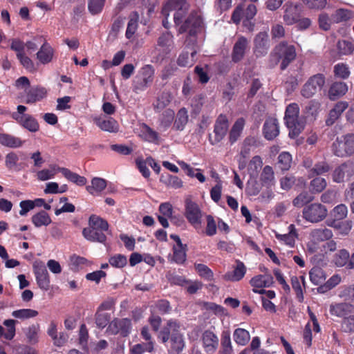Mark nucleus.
<instances>
[{
	"instance_id": "obj_1",
	"label": "nucleus",
	"mask_w": 354,
	"mask_h": 354,
	"mask_svg": "<svg viewBox=\"0 0 354 354\" xmlns=\"http://www.w3.org/2000/svg\"><path fill=\"white\" fill-rule=\"evenodd\" d=\"M203 21L201 15L197 12H192L185 20L184 23L179 28V32H189V39L186 40V48L184 51L179 55L178 58V64L183 67H190L194 65L196 62L195 56L198 49L195 46L194 36L201 29Z\"/></svg>"
},
{
	"instance_id": "obj_2",
	"label": "nucleus",
	"mask_w": 354,
	"mask_h": 354,
	"mask_svg": "<svg viewBox=\"0 0 354 354\" xmlns=\"http://www.w3.org/2000/svg\"><path fill=\"white\" fill-rule=\"evenodd\" d=\"M299 108L297 104H289L285 113V122L289 129V136L297 137L304 129V122L299 118Z\"/></svg>"
},
{
	"instance_id": "obj_3",
	"label": "nucleus",
	"mask_w": 354,
	"mask_h": 354,
	"mask_svg": "<svg viewBox=\"0 0 354 354\" xmlns=\"http://www.w3.org/2000/svg\"><path fill=\"white\" fill-rule=\"evenodd\" d=\"M188 4L186 0H169L163 6L162 15L165 17L162 20V25L165 28H168V22L167 18L169 16V12L175 10L174 20L177 26L183 23L186 12L188 9Z\"/></svg>"
},
{
	"instance_id": "obj_4",
	"label": "nucleus",
	"mask_w": 354,
	"mask_h": 354,
	"mask_svg": "<svg viewBox=\"0 0 354 354\" xmlns=\"http://www.w3.org/2000/svg\"><path fill=\"white\" fill-rule=\"evenodd\" d=\"M334 153L339 157L354 153V134H348L337 138L333 145Z\"/></svg>"
},
{
	"instance_id": "obj_5",
	"label": "nucleus",
	"mask_w": 354,
	"mask_h": 354,
	"mask_svg": "<svg viewBox=\"0 0 354 354\" xmlns=\"http://www.w3.org/2000/svg\"><path fill=\"white\" fill-rule=\"evenodd\" d=\"M325 83L326 78L323 74L314 75L304 84L301 94L306 98H310L324 87Z\"/></svg>"
},
{
	"instance_id": "obj_6",
	"label": "nucleus",
	"mask_w": 354,
	"mask_h": 354,
	"mask_svg": "<svg viewBox=\"0 0 354 354\" xmlns=\"http://www.w3.org/2000/svg\"><path fill=\"white\" fill-rule=\"evenodd\" d=\"M185 215L188 221L196 229L201 227L202 223V212L198 204L190 198L185 200Z\"/></svg>"
},
{
	"instance_id": "obj_7",
	"label": "nucleus",
	"mask_w": 354,
	"mask_h": 354,
	"mask_svg": "<svg viewBox=\"0 0 354 354\" xmlns=\"http://www.w3.org/2000/svg\"><path fill=\"white\" fill-rule=\"evenodd\" d=\"M131 323L128 318H114L108 325L106 333L110 335L120 334L122 337H127L131 331Z\"/></svg>"
},
{
	"instance_id": "obj_8",
	"label": "nucleus",
	"mask_w": 354,
	"mask_h": 354,
	"mask_svg": "<svg viewBox=\"0 0 354 354\" xmlns=\"http://www.w3.org/2000/svg\"><path fill=\"white\" fill-rule=\"evenodd\" d=\"M327 215L326 208L320 203H313L303 209V217L311 223L322 221Z\"/></svg>"
},
{
	"instance_id": "obj_9",
	"label": "nucleus",
	"mask_w": 354,
	"mask_h": 354,
	"mask_svg": "<svg viewBox=\"0 0 354 354\" xmlns=\"http://www.w3.org/2000/svg\"><path fill=\"white\" fill-rule=\"evenodd\" d=\"M154 71L151 65H145L139 71L136 77L134 89L136 91L144 90L153 82Z\"/></svg>"
},
{
	"instance_id": "obj_10",
	"label": "nucleus",
	"mask_w": 354,
	"mask_h": 354,
	"mask_svg": "<svg viewBox=\"0 0 354 354\" xmlns=\"http://www.w3.org/2000/svg\"><path fill=\"white\" fill-rule=\"evenodd\" d=\"M275 53L281 59V69H285L296 57L295 48L292 45L281 43L275 48Z\"/></svg>"
},
{
	"instance_id": "obj_11",
	"label": "nucleus",
	"mask_w": 354,
	"mask_h": 354,
	"mask_svg": "<svg viewBox=\"0 0 354 354\" xmlns=\"http://www.w3.org/2000/svg\"><path fill=\"white\" fill-rule=\"evenodd\" d=\"M47 89L41 86L36 85L25 90V100L26 104H34L44 99L47 95Z\"/></svg>"
},
{
	"instance_id": "obj_12",
	"label": "nucleus",
	"mask_w": 354,
	"mask_h": 354,
	"mask_svg": "<svg viewBox=\"0 0 354 354\" xmlns=\"http://www.w3.org/2000/svg\"><path fill=\"white\" fill-rule=\"evenodd\" d=\"M273 282V277L270 274H259L252 277L250 283L253 287V292L262 295L264 288L271 286Z\"/></svg>"
},
{
	"instance_id": "obj_13",
	"label": "nucleus",
	"mask_w": 354,
	"mask_h": 354,
	"mask_svg": "<svg viewBox=\"0 0 354 354\" xmlns=\"http://www.w3.org/2000/svg\"><path fill=\"white\" fill-rule=\"evenodd\" d=\"M34 274L39 288L48 290L50 288V277L46 268L44 265L34 266Z\"/></svg>"
},
{
	"instance_id": "obj_14",
	"label": "nucleus",
	"mask_w": 354,
	"mask_h": 354,
	"mask_svg": "<svg viewBox=\"0 0 354 354\" xmlns=\"http://www.w3.org/2000/svg\"><path fill=\"white\" fill-rule=\"evenodd\" d=\"M202 345L207 353H214L218 346V338L212 331L207 330L201 336Z\"/></svg>"
},
{
	"instance_id": "obj_15",
	"label": "nucleus",
	"mask_w": 354,
	"mask_h": 354,
	"mask_svg": "<svg viewBox=\"0 0 354 354\" xmlns=\"http://www.w3.org/2000/svg\"><path fill=\"white\" fill-rule=\"evenodd\" d=\"M228 129V120L225 115H220L214 125L215 138L211 140L212 145L219 142L226 135Z\"/></svg>"
},
{
	"instance_id": "obj_16",
	"label": "nucleus",
	"mask_w": 354,
	"mask_h": 354,
	"mask_svg": "<svg viewBox=\"0 0 354 354\" xmlns=\"http://www.w3.org/2000/svg\"><path fill=\"white\" fill-rule=\"evenodd\" d=\"M354 173L353 163L348 162L337 167L333 172V180L335 183H342L346 177L351 176Z\"/></svg>"
},
{
	"instance_id": "obj_17",
	"label": "nucleus",
	"mask_w": 354,
	"mask_h": 354,
	"mask_svg": "<svg viewBox=\"0 0 354 354\" xmlns=\"http://www.w3.org/2000/svg\"><path fill=\"white\" fill-rule=\"evenodd\" d=\"M249 41L244 37H240L235 42L232 53V59L234 62H238L241 61L248 48Z\"/></svg>"
},
{
	"instance_id": "obj_18",
	"label": "nucleus",
	"mask_w": 354,
	"mask_h": 354,
	"mask_svg": "<svg viewBox=\"0 0 354 354\" xmlns=\"http://www.w3.org/2000/svg\"><path fill=\"white\" fill-rule=\"evenodd\" d=\"M55 50L49 43L44 41L37 53V59L42 64H47L53 59Z\"/></svg>"
},
{
	"instance_id": "obj_19",
	"label": "nucleus",
	"mask_w": 354,
	"mask_h": 354,
	"mask_svg": "<svg viewBox=\"0 0 354 354\" xmlns=\"http://www.w3.org/2000/svg\"><path fill=\"white\" fill-rule=\"evenodd\" d=\"M283 15V20L288 25H292L299 20L301 13V7L299 5L286 3Z\"/></svg>"
},
{
	"instance_id": "obj_20",
	"label": "nucleus",
	"mask_w": 354,
	"mask_h": 354,
	"mask_svg": "<svg viewBox=\"0 0 354 354\" xmlns=\"http://www.w3.org/2000/svg\"><path fill=\"white\" fill-rule=\"evenodd\" d=\"M298 234L295 226L291 224L288 226V232L285 234H281L275 232V237L281 243H283L290 248H293L295 244V241L297 238Z\"/></svg>"
},
{
	"instance_id": "obj_21",
	"label": "nucleus",
	"mask_w": 354,
	"mask_h": 354,
	"mask_svg": "<svg viewBox=\"0 0 354 354\" xmlns=\"http://www.w3.org/2000/svg\"><path fill=\"white\" fill-rule=\"evenodd\" d=\"M279 133V123L277 119L270 118L263 125V134L267 140H273Z\"/></svg>"
},
{
	"instance_id": "obj_22",
	"label": "nucleus",
	"mask_w": 354,
	"mask_h": 354,
	"mask_svg": "<svg viewBox=\"0 0 354 354\" xmlns=\"http://www.w3.org/2000/svg\"><path fill=\"white\" fill-rule=\"evenodd\" d=\"M176 244L174 245L173 259L177 263H183L186 259L185 245H183L178 236L171 234Z\"/></svg>"
},
{
	"instance_id": "obj_23",
	"label": "nucleus",
	"mask_w": 354,
	"mask_h": 354,
	"mask_svg": "<svg viewBox=\"0 0 354 354\" xmlns=\"http://www.w3.org/2000/svg\"><path fill=\"white\" fill-rule=\"evenodd\" d=\"M104 232V231H101L91 227H86L82 230V235L89 241L105 243L106 241V236Z\"/></svg>"
},
{
	"instance_id": "obj_24",
	"label": "nucleus",
	"mask_w": 354,
	"mask_h": 354,
	"mask_svg": "<svg viewBox=\"0 0 354 354\" xmlns=\"http://www.w3.org/2000/svg\"><path fill=\"white\" fill-rule=\"evenodd\" d=\"M268 36L266 32H259L254 39V51L257 55H263L267 53Z\"/></svg>"
},
{
	"instance_id": "obj_25",
	"label": "nucleus",
	"mask_w": 354,
	"mask_h": 354,
	"mask_svg": "<svg viewBox=\"0 0 354 354\" xmlns=\"http://www.w3.org/2000/svg\"><path fill=\"white\" fill-rule=\"evenodd\" d=\"M57 170L61 172L69 182H71L78 186H84L87 183V179L84 176L73 172L68 168L59 167Z\"/></svg>"
},
{
	"instance_id": "obj_26",
	"label": "nucleus",
	"mask_w": 354,
	"mask_h": 354,
	"mask_svg": "<svg viewBox=\"0 0 354 354\" xmlns=\"http://www.w3.org/2000/svg\"><path fill=\"white\" fill-rule=\"evenodd\" d=\"M348 102L345 101L338 102L329 112L328 118L326 122L327 125H332L348 108Z\"/></svg>"
},
{
	"instance_id": "obj_27",
	"label": "nucleus",
	"mask_w": 354,
	"mask_h": 354,
	"mask_svg": "<svg viewBox=\"0 0 354 354\" xmlns=\"http://www.w3.org/2000/svg\"><path fill=\"white\" fill-rule=\"evenodd\" d=\"M24 141L15 136L0 133V144L10 148H18L23 145Z\"/></svg>"
},
{
	"instance_id": "obj_28",
	"label": "nucleus",
	"mask_w": 354,
	"mask_h": 354,
	"mask_svg": "<svg viewBox=\"0 0 354 354\" xmlns=\"http://www.w3.org/2000/svg\"><path fill=\"white\" fill-rule=\"evenodd\" d=\"M95 122L98 127L104 131L117 132L119 129L118 122L112 118L108 119L96 118Z\"/></svg>"
},
{
	"instance_id": "obj_29",
	"label": "nucleus",
	"mask_w": 354,
	"mask_h": 354,
	"mask_svg": "<svg viewBox=\"0 0 354 354\" xmlns=\"http://www.w3.org/2000/svg\"><path fill=\"white\" fill-rule=\"evenodd\" d=\"M27 342L32 345L39 342L40 326L39 324H33L24 329Z\"/></svg>"
},
{
	"instance_id": "obj_30",
	"label": "nucleus",
	"mask_w": 354,
	"mask_h": 354,
	"mask_svg": "<svg viewBox=\"0 0 354 354\" xmlns=\"http://www.w3.org/2000/svg\"><path fill=\"white\" fill-rule=\"evenodd\" d=\"M348 90V88L346 83L342 82H335L330 86L329 88V98L331 100H335V99L345 95Z\"/></svg>"
},
{
	"instance_id": "obj_31",
	"label": "nucleus",
	"mask_w": 354,
	"mask_h": 354,
	"mask_svg": "<svg viewBox=\"0 0 354 354\" xmlns=\"http://www.w3.org/2000/svg\"><path fill=\"white\" fill-rule=\"evenodd\" d=\"M179 325L176 321H168L167 325L160 330L158 337L165 343L171 337L172 333L178 331Z\"/></svg>"
},
{
	"instance_id": "obj_32",
	"label": "nucleus",
	"mask_w": 354,
	"mask_h": 354,
	"mask_svg": "<svg viewBox=\"0 0 354 354\" xmlns=\"http://www.w3.org/2000/svg\"><path fill=\"white\" fill-rule=\"evenodd\" d=\"M353 306L347 303L332 304L330 306V313L332 315L342 317L351 313Z\"/></svg>"
},
{
	"instance_id": "obj_33",
	"label": "nucleus",
	"mask_w": 354,
	"mask_h": 354,
	"mask_svg": "<svg viewBox=\"0 0 354 354\" xmlns=\"http://www.w3.org/2000/svg\"><path fill=\"white\" fill-rule=\"evenodd\" d=\"M160 215L158 216L160 223L164 227L169 226L168 218L172 215V205L169 203H162L159 207Z\"/></svg>"
},
{
	"instance_id": "obj_34",
	"label": "nucleus",
	"mask_w": 354,
	"mask_h": 354,
	"mask_svg": "<svg viewBox=\"0 0 354 354\" xmlns=\"http://www.w3.org/2000/svg\"><path fill=\"white\" fill-rule=\"evenodd\" d=\"M106 187V181L104 178L94 177L91 180V185L86 187V191L95 196L101 193Z\"/></svg>"
},
{
	"instance_id": "obj_35",
	"label": "nucleus",
	"mask_w": 354,
	"mask_h": 354,
	"mask_svg": "<svg viewBox=\"0 0 354 354\" xmlns=\"http://www.w3.org/2000/svg\"><path fill=\"white\" fill-rule=\"evenodd\" d=\"M245 272L246 268L244 266L243 263L241 261H237L234 270L232 272L226 273L225 275V278L229 281H238L244 277Z\"/></svg>"
},
{
	"instance_id": "obj_36",
	"label": "nucleus",
	"mask_w": 354,
	"mask_h": 354,
	"mask_svg": "<svg viewBox=\"0 0 354 354\" xmlns=\"http://www.w3.org/2000/svg\"><path fill=\"white\" fill-rule=\"evenodd\" d=\"M31 221L36 227L41 226H48L52 223V220L48 213L44 210H41L35 214L31 217Z\"/></svg>"
},
{
	"instance_id": "obj_37",
	"label": "nucleus",
	"mask_w": 354,
	"mask_h": 354,
	"mask_svg": "<svg viewBox=\"0 0 354 354\" xmlns=\"http://www.w3.org/2000/svg\"><path fill=\"white\" fill-rule=\"evenodd\" d=\"M24 129L32 133H35L39 129V124L37 120L31 115H26L23 119L17 122Z\"/></svg>"
},
{
	"instance_id": "obj_38",
	"label": "nucleus",
	"mask_w": 354,
	"mask_h": 354,
	"mask_svg": "<svg viewBox=\"0 0 354 354\" xmlns=\"http://www.w3.org/2000/svg\"><path fill=\"white\" fill-rule=\"evenodd\" d=\"M257 13L256 6L253 4L248 6L245 10L243 12V24L250 31L253 30L254 24L251 19L254 17Z\"/></svg>"
},
{
	"instance_id": "obj_39",
	"label": "nucleus",
	"mask_w": 354,
	"mask_h": 354,
	"mask_svg": "<svg viewBox=\"0 0 354 354\" xmlns=\"http://www.w3.org/2000/svg\"><path fill=\"white\" fill-rule=\"evenodd\" d=\"M333 235L332 231L326 227L315 229L310 234V238L317 240L318 242L329 240L333 237Z\"/></svg>"
},
{
	"instance_id": "obj_40",
	"label": "nucleus",
	"mask_w": 354,
	"mask_h": 354,
	"mask_svg": "<svg viewBox=\"0 0 354 354\" xmlns=\"http://www.w3.org/2000/svg\"><path fill=\"white\" fill-rule=\"evenodd\" d=\"M136 164L140 172L145 178H148L150 176V171L147 167V164L155 170V160L152 158H148L146 160L138 158L136 160Z\"/></svg>"
},
{
	"instance_id": "obj_41",
	"label": "nucleus",
	"mask_w": 354,
	"mask_h": 354,
	"mask_svg": "<svg viewBox=\"0 0 354 354\" xmlns=\"http://www.w3.org/2000/svg\"><path fill=\"white\" fill-rule=\"evenodd\" d=\"M233 338L238 345L245 346L250 339V335L247 330L238 328L234 331Z\"/></svg>"
},
{
	"instance_id": "obj_42",
	"label": "nucleus",
	"mask_w": 354,
	"mask_h": 354,
	"mask_svg": "<svg viewBox=\"0 0 354 354\" xmlns=\"http://www.w3.org/2000/svg\"><path fill=\"white\" fill-rule=\"evenodd\" d=\"M89 227L99 230L101 231H107L109 229L108 222L95 214H92L88 219Z\"/></svg>"
},
{
	"instance_id": "obj_43",
	"label": "nucleus",
	"mask_w": 354,
	"mask_h": 354,
	"mask_svg": "<svg viewBox=\"0 0 354 354\" xmlns=\"http://www.w3.org/2000/svg\"><path fill=\"white\" fill-rule=\"evenodd\" d=\"M245 126V120L242 118H239L234 122L230 132V140L231 142H234L241 136Z\"/></svg>"
},
{
	"instance_id": "obj_44",
	"label": "nucleus",
	"mask_w": 354,
	"mask_h": 354,
	"mask_svg": "<svg viewBox=\"0 0 354 354\" xmlns=\"http://www.w3.org/2000/svg\"><path fill=\"white\" fill-rule=\"evenodd\" d=\"M353 18H354V12L344 8L337 10L333 15V20L336 23L345 21Z\"/></svg>"
},
{
	"instance_id": "obj_45",
	"label": "nucleus",
	"mask_w": 354,
	"mask_h": 354,
	"mask_svg": "<svg viewBox=\"0 0 354 354\" xmlns=\"http://www.w3.org/2000/svg\"><path fill=\"white\" fill-rule=\"evenodd\" d=\"M309 275L310 281L315 285H319L326 279L324 270L319 267L313 268L309 272Z\"/></svg>"
},
{
	"instance_id": "obj_46",
	"label": "nucleus",
	"mask_w": 354,
	"mask_h": 354,
	"mask_svg": "<svg viewBox=\"0 0 354 354\" xmlns=\"http://www.w3.org/2000/svg\"><path fill=\"white\" fill-rule=\"evenodd\" d=\"M88 261L86 258L73 254L70 258V269L74 272H77L86 266Z\"/></svg>"
},
{
	"instance_id": "obj_47",
	"label": "nucleus",
	"mask_w": 354,
	"mask_h": 354,
	"mask_svg": "<svg viewBox=\"0 0 354 354\" xmlns=\"http://www.w3.org/2000/svg\"><path fill=\"white\" fill-rule=\"evenodd\" d=\"M172 35L166 32L163 34L158 40V46H160L159 50H162L164 53H167L173 44Z\"/></svg>"
},
{
	"instance_id": "obj_48",
	"label": "nucleus",
	"mask_w": 354,
	"mask_h": 354,
	"mask_svg": "<svg viewBox=\"0 0 354 354\" xmlns=\"http://www.w3.org/2000/svg\"><path fill=\"white\" fill-rule=\"evenodd\" d=\"M338 53L341 55H349L354 51V44L348 40H340L337 42Z\"/></svg>"
},
{
	"instance_id": "obj_49",
	"label": "nucleus",
	"mask_w": 354,
	"mask_h": 354,
	"mask_svg": "<svg viewBox=\"0 0 354 354\" xmlns=\"http://www.w3.org/2000/svg\"><path fill=\"white\" fill-rule=\"evenodd\" d=\"M301 283H302L304 286H305L306 281L304 276L300 277V278H298L297 277H292L291 278V284L292 288L295 291L299 300L302 301L304 299V295Z\"/></svg>"
},
{
	"instance_id": "obj_50",
	"label": "nucleus",
	"mask_w": 354,
	"mask_h": 354,
	"mask_svg": "<svg viewBox=\"0 0 354 354\" xmlns=\"http://www.w3.org/2000/svg\"><path fill=\"white\" fill-rule=\"evenodd\" d=\"M38 315V311L30 308H23L14 310L12 316L21 319H26L35 317Z\"/></svg>"
},
{
	"instance_id": "obj_51",
	"label": "nucleus",
	"mask_w": 354,
	"mask_h": 354,
	"mask_svg": "<svg viewBox=\"0 0 354 354\" xmlns=\"http://www.w3.org/2000/svg\"><path fill=\"white\" fill-rule=\"evenodd\" d=\"M188 113L185 108L180 109L176 115V118L174 122L176 128L178 130H183L187 123Z\"/></svg>"
},
{
	"instance_id": "obj_52",
	"label": "nucleus",
	"mask_w": 354,
	"mask_h": 354,
	"mask_svg": "<svg viewBox=\"0 0 354 354\" xmlns=\"http://www.w3.org/2000/svg\"><path fill=\"white\" fill-rule=\"evenodd\" d=\"M106 0H88V10L92 15L102 12Z\"/></svg>"
},
{
	"instance_id": "obj_53",
	"label": "nucleus",
	"mask_w": 354,
	"mask_h": 354,
	"mask_svg": "<svg viewBox=\"0 0 354 354\" xmlns=\"http://www.w3.org/2000/svg\"><path fill=\"white\" fill-rule=\"evenodd\" d=\"M292 163V156L288 152H282L278 157V166L283 171L288 170Z\"/></svg>"
},
{
	"instance_id": "obj_54",
	"label": "nucleus",
	"mask_w": 354,
	"mask_h": 354,
	"mask_svg": "<svg viewBox=\"0 0 354 354\" xmlns=\"http://www.w3.org/2000/svg\"><path fill=\"white\" fill-rule=\"evenodd\" d=\"M335 77L340 79H347L350 75V70L347 64L339 63L334 66L333 69Z\"/></svg>"
},
{
	"instance_id": "obj_55",
	"label": "nucleus",
	"mask_w": 354,
	"mask_h": 354,
	"mask_svg": "<svg viewBox=\"0 0 354 354\" xmlns=\"http://www.w3.org/2000/svg\"><path fill=\"white\" fill-rule=\"evenodd\" d=\"M263 160L259 156H254L248 165V170L251 176H256L262 167Z\"/></svg>"
},
{
	"instance_id": "obj_56",
	"label": "nucleus",
	"mask_w": 354,
	"mask_h": 354,
	"mask_svg": "<svg viewBox=\"0 0 354 354\" xmlns=\"http://www.w3.org/2000/svg\"><path fill=\"white\" fill-rule=\"evenodd\" d=\"M153 349V342L137 344L131 349L132 354H143L145 352H151Z\"/></svg>"
},
{
	"instance_id": "obj_57",
	"label": "nucleus",
	"mask_w": 354,
	"mask_h": 354,
	"mask_svg": "<svg viewBox=\"0 0 354 354\" xmlns=\"http://www.w3.org/2000/svg\"><path fill=\"white\" fill-rule=\"evenodd\" d=\"M341 281L342 278L339 274H334L323 286H320L318 290L324 292L335 287Z\"/></svg>"
},
{
	"instance_id": "obj_58",
	"label": "nucleus",
	"mask_w": 354,
	"mask_h": 354,
	"mask_svg": "<svg viewBox=\"0 0 354 354\" xmlns=\"http://www.w3.org/2000/svg\"><path fill=\"white\" fill-rule=\"evenodd\" d=\"M138 15L136 13L129 19L125 33L127 38L131 39L135 34L138 25Z\"/></svg>"
},
{
	"instance_id": "obj_59",
	"label": "nucleus",
	"mask_w": 354,
	"mask_h": 354,
	"mask_svg": "<svg viewBox=\"0 0 354 354\" xmlns=\"http://www.w3.org/2000/svg\"><path fill=\"white\" fill-rule=\"evenodd\" d=\"M109 263L114 268H122L127 265V259L124 255L118 254L111 257L109 259Z\"/></svg>"
},
{
	"instance_id": "obj_60",
	"label": "nucleus",
	"mask_w": 354,
	"mask_h": 354,
	"mask_svg": "<svg viewBox=\"0 0 354 354\" xmlns=\"http://www.w3.org/2000/svg\"><path fill=\"white\" fill-rule=\"evenodd\" d=\"M110 314L96 312L95 315V324L98 328H104L110 323Z\"/></svg>"
},
{
	"instance_id": "obj_61",
	"label": "nucleus",
	"mask_w": 354,
	"mask_h": 354,
	"mask_svg": "<svg viewBox=\"0 0 354 354\" xmlns=\"http://www.w3.org/2000/svg\"><path fill=\"white\" fill-rule=\"evenodd\" d=\"M195 268L201 277H203L207 281L213 280V272L207 266L198 263L195 265Z\"/></svg>"
},
{
	"instance_id": "obj_62",
	"label": "nucleus",
	"mask_w": 354,
	"mask_h": 354,
	"mask_svg": "<svg viewBox=\"0 0 354 354\" xmlns=\"http://www.w3.org/2000/svg\"><path fill=\"white\" fill-rule=\"evenodd\" d=\"M171 347L174 350L179 352L183 350L184 347V341L183 336L179 332L172 333L171 337Z\"/></svg>"
},
{
	"instance_id": "obj_63",
	"label": "nucleus",
	"mask_w": 354,
	"mask_h": 354,
	"mask_svg": "<svg viewBox=\"0 0 354 354\" xmlns=\"http://www.w3.org/2000/svg\"><path fill=\"white\" fill-rule=\"evenodd\" d=\"M274 179V171L272 168L270 166L266 165L263 169L261 175V180L263 183L270 185L273 184Z\"/></svg>"
},
{
	"instance_id": "obj_64",
	"label": "nucleus",
	"mask_w": 354,
	"mask_h": 354,
	"mask_svg": "<svg viewBox=\"0 0 354 354\" xmlns=\"http://www.w3.org/2000/svg\"><path fill=\"white\" fill-rule=\"evenodd\" d=\"M139 136L145 140H155V131L145 124L140 126Z\"/></svg>"
}]
</instances>
